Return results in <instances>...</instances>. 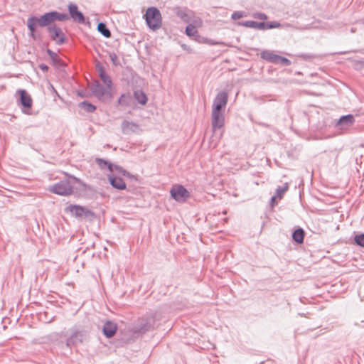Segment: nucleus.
Listing matches in <instances>:
<instances>
[{
	"label": "nucleus",
	"mask_w": 364,
	"mask_h": 364,
	"mask_svg": "<svg viewBox=\"0 0 364 364\" xmlns=\"http://www.w3.org/2000/svg\"><path fill=\"white\" fill-rule=\"evenodd\" d=\"M73 183H79L82 187V190L84 191H93V188L91 186L84 183L80 178L74 176H69L68 178L62 180L53 184L52 186H50L49 191L55 194L60 196H70L73 192Z\"/></svg>",
	"instance_id": "obj_2"
},
{
	"label": "nucleus",
	"mask_w": 364,
	"mask_h": 364,
	"mask_svg": "<svg viewBox=\"0 0 364 364\" xmlns=\"http://www.w3.org/2000/svg\"><path fill=\"white\" fill-rule=\"evenodd\" d=\"M119 173L122 174V176H124L125 174H128V171L122 168V170L119 171Z\"/></svg>",
	"instance_id": "obj_41"
},
{
	"label": "nucleus",
	"mask_w": 364,
	"mask_h": 364,
	"mask_svg": "<svg viewBox=\"0 0 364 364\" xmlns=\"http://www.w3.org/2000/svg\"><path fill=\"white\" fill-rule=\"evenodd\" d=\"M176 16L186 23H188L191 18V11L186 8H176Z\"/></svg>",
	"instance_id": "obj_17"
},
{
	"label": "nucleus",
	"mask_w": 364,
	"mask_h": 364,
	"mask_svg": "<svg viewBox=\"0 0 364 364\" xmlns=\"http://www.w3.org/2000/svg\"><path fill=\"white\" fill-rule=\"evenodd\" d=\"M109 57L114 65L117 66L119 65V61L118 60L117 55L115 53H114V52L109 53Z\"/></svg>",
	"instance_id": "obj_33"
},
{
	"label": "nucleus",
	"mask_w": 364,
	"mask_h": 364,
	"mask_svg": "<svg viewBox=\"0 0 364 364\" xmlns=\"http://www.w3.org/2000/svg\"><path fill=\"white\" fill-rule=\"evenodd\" d=\"M107 178L110 185L113 188L120 191L126 189L127 185L122 178L113 174H108Z\"/></svg>",
	"instance_id": "obj_16"
},
{
	"label": "nucleus",
	"mask_w": 364,
	"mask_h": 364,
	"mask_svg": "<svg viewBox=\"0 0 364 364\" xmlns=\"http://www.w3.org/2000/svg\"><path fill=\"white\" fill-rule=\"evenodd\" d=\"M278 63H281L282 65H284V66H289V65H291V62L290 60H289L288 58H287L285 57L278 55L277 64Z\"/></svg>",
	"instance_id": "obj_32"
},
{
	"label": "nucleus",
	"mask_w": 364,
	"mask_h": 364,
	"mask_svg": "<svg viewBox=\"0 0 364 364\" xmlns=\"http://www.w3.org/2000/svg\"><path fill=\"white\" fill-rule=\"evenodd\" d=\"M264 30L276 28L280 26V23L277 21L264 22Z\"/></svg>",
	"instance_id": "obj_31"
},
{
	"label": "nucleus",
	"mask_w": 364,
	"mask_h": 364,
	"mask_svg": "<svg viewBox=\"0 0 364 364\" xmlns=\"http://www.w3.org/2000/svg\"><path fill=\"white\" fill-rule=\"evenodd\" d=\"M289 189V183H285L283 186H279L276 189L275 195L277 197V198L281 199L283 198L284 194L285 192Z\"/></svg>",
	"instance_id": "obj_28"
},
{
	"label": "nucleus",
	"mask_w": 364,
	"mask_h": 364,
	"mask_svg": "<svg viewBox=\"0 0 364 364\" xmlns=\"http://www.w3.org/2000/svg\"><path fill=\"white\" fill-rule=\"evenodd\" d=\"M87 338V333L85 330L72 329L71 335L68 338L65 346L68 348H73L83 342Z\"/></svg>",
	"instance_id": "obj_5"
},
{
	"label": "nucleus",
	"mask_w": 364,
	"mask_h": 364,
	"mask_svg": "<svg viewBox=\"0 0 364 364\" xmlns=\"http://www.w3.org/2000/svg\"><path fill=\"white\" fill-rule=\"evenodd\" d=\"M124 176H126L129 178H135L134 176H133L132 173H130L129 172H128V174H125Z\"/></svg>",
	"instance_id": "obj_42"
},
{
	"label": "nucleus",
	"mask_w": 364,
	"mask_h": 364,
	"mask_svg": "<svg viewBox=\"0 0 364 364\" xmlns=\"http://www.w3.org/2000/svg\"><path fill=\"white\" fill-rule=\"evenodd\" d=\"M354 242L358 246L364 247V233H360L354 237Z\"/></svg>",
	"instance_id": "obj_30"
},
{
	"label": "nucleus",
	"mask_w": 364,
	"mask_h": 364,
	"mask_svg": "<svg viewBox=\"0 0 364 364\" xmlns=\"http://www.w3.org/2000/svg\"><path fill=\"white\" fill-rule=\"evenodd\" d=\"M92 95L97 99H102L107 93V89L103 87L99 80H94L90 87Z\"/></svg>",
	"instance_id": "obj_12"
},
{
	"label": "nucleus",
	"mask_w": 364,
	"mask_h": 364,
	"mask_svg": "<svg viewBox=\"0 0 364 364\" xmlns=\"http://www.w3.org/2000/svg\"><path fill=\"white\" fill-rule=\"evenodd\" d=\"M208 44L212 45V46L220 45V44L222 43L220 42L215 41H213V40H211V39L208 40Z\"/></svg>",
	"instance_id": "obj_38"
},
{
	"label": "nucleus",
	"mask_w": 364,
	"mask_h": 364,
	"mask_svg": "<svg viewBox=\"0 0 364 364\" xmlns=\"http://www.w3.org/2000/svg\"><path fill=\"white\" fill-rule=\"evenodd\" d=\"M95 162L101 169H107L111 172L113 171L114 164L109 161L101 158H96Z\"/></svg>",
	"instance_id": "obj_23"
},
{
	"label": "nucleus",
	"mask_w": 364,
	"mask_h": 364,
	"mask_svg": "<svg viewBox=\"0 0 364 364\" xmlns=\"http://www.w3.org/2000/svg\"><path fill=\"white\" fill-rule=\"evenodd\" d=\"M278 55H279L274 54L273 52L267 50H263L261 53V58L274 64H277Z\"/></svg>",
	"instance_id": "obj_21"
},
{
	"label": "nucleus",
	"mask_w": 364,
	"mask_h": 364,
	"mask_svg": "<svg viewBox=\"0 0 364 364\" xmlns=\"http://www.w3.org/2000/svg\"><path fill=\"white\" fill-rule=\"evenodd\" d=\"M132 100V96L129 92L124 93L120 95L117 103L118 105L129 107L131 105Z\"/></svg>",
	"instance_id": "obj_24"
},
{
	"label": "nucleus",
	"mask_w": 364,
	"mask_h": 364,
	"mask_svg": "<svg viewBox=\"0 0 364 364\" xmlns=\"http://www.w3.org/2000/svg\"><path fill=\"white\" fill-rule=\"evenodd\" d=\"M122 168V167L118 166V165H114V166H113V171H116L117 172H119V171H121Z\"/></svg>",
	"instance_id": "obj_39"
},
{
	"label": "nucleus",
	"mask_w": 364,
	"mask_h": 364,
	"mask_svg": "<svg viewBox=\"0 0 364 364\" xmlns=\"http://www.w3.org/2000/svg\"><path fill=\"white\" fill-rule=\"evenodd\" d=\"M117 331V325L112 321H107L102 327V332L105 336L107 338H112Z\"/></svg>",
	"instance_id": "obj_14"
},
{
	"label": "nucleus",
	"mask_w": 364,
	"mask_h": 364,
	"mask_svg": "<svg viewBox=\"0 0 364 364\" xmlns=\"http://www.w3.org/2000/svg\"><path fill=\"white\" fill-rule=\"evenodd\" d=\"M171 196L176 201H184L190 196V193L183 185L173 186L170 191Z\"/></svg>",
	"instance_id": "obj_7"
},
{
	"label": "nucleus",
	"mask_w": 364,
	"mask_h": 364,
	"mask_svg": "<svg viewBox=\"0 0 364 364\" xmlns=\"http://www.w3.org/2000/svg\"><path fill=\"white\" fill-rule=\"evenodd\" d=\"M277 197L276 196V195L273 196L272 198H271V203H272V205H274V203H277L276 200H277Z\"/></svg>",
	"instance_id": "obj_40"
},
{
	"label": "nucleus",
	"mask_w": 364,
	"mask_h": 364,
	"mask_svg": "<svg viewBox=\"0 0 364 364\" xmlns=\"http://www.w3.org/2000/svg\"><path fill=\"white\" fill-rule=\"evenodd\" d=\"M224 113L212 111V128L214 131L223 127L225 122Z\"/></svg>",
	"instance_id": "obj_13"
},
{
	"label": "nucleus",
	"mask_w": 364,
	"mask_h": 364,
	"mask_svg": "<svg viewBox=\"0 0 364 364\" xmlns=\"http://www.w3.org/2000/svg\"><path fill=\"white\" fill-rule=\"evenodd\" d=\"M100 77L107 89H110L112 87V79L107 73L100 76Z\"/></svg>",
	"instance_id": "obj_29"
},
{
	"label": "nucleus",
	"mask_w": 364,
	"mask_h": 364,
	"mask_svg": "<svg viewBox=\"0 0 364 364\" xmlns=\"http://www.w3.org/2000/svg\"><path fill=\"white\" fill-rule=\"evenodd\" d=\"M244 16V12L242 11H235L232 14L231 18L233 20H237Z\"/></svg>",
	"instance_id": "obj_35"
},
{
	"label": "nucleus",
	"mask_w": 364,
	"mask_h": 364,
	"mask_svg": "<svg viewBox=\"0 0 364 364\" xmlns=\"http://www.w3.org/2000/svg\"><path fill=\"white\" fill-rule=\"evenodd\" d=\"M18 101L23 108L29 109L32 107V99L26 90H19Z\"/></svg>",
	"instance_id": "obj_15"
},
{
	"label": "nucleus",
	"mask_w": 364,
	"mask_h": 364,
	"mask_svg": "<svg viewBox=\"0 0 364 364\" xmlns=\"http://www.w3.org/2000/svg\"><path fill=\"white\" fill-rule=\"evenodd\" d=\"M237 24L239 26H242L247 28H257L259 30H264V22H257L255 21H241L238 22Z\"/></svg>",
	"instance_id": "obj_19"
},
{
	"label": "nucleus",
	"mask_w": 364,
	"mask_h": 364,
	"mask_svg": "<svg viewBox=\"0 0 364 364\" xmlns=\"http://www.w3.org/2000/svg\"><path fill=\"white\" fill-rule=\"evenodd\" d=\"M338 53L339 54H346V53H347V52H339Z\"/></svg>",
	"instance_id": "obj_44"
},
{
	"label": "nucleus",
	"mask_w": 364,
	"mask_h": 364,
	"mask_svg": "<svg viewBox=\"0 0 364 364\" xmlns=\"http://www.w3.org/2000/svg\"><path fill=\"white\" fill-rule=\"evenodd\" d=\"M254 17L259 20H265L267 18V15L264 13H256L254 14Z\"/></svg>",
	"instance_id": "obj_36"
},
{
	"label": "nucleus",
	"mask_w": 364,
	"mask_h": 364,
	"mask_svg": "<svg viewBox=\"0 0 364 364\" xmlns=\"http://www.w3.org/2000/svg\"><path fill=\"white\" fill-rule=\"evenodd\" d=\"M39 68L44 73H46L49 70V68L47 65L44 64V63H41L39 65Z\"/></svg>",
	"instance_id": "obj_37"
},
{
	"label": "nucleus",
	"mask_w": 364,
	"mask_h": 364,
	"mask_svg": "<svg viewBox=\"0 0 364 364\" xmlns=\"http://www.w3.org/2000/svg\"><path fill=\"white\" fill-rule=\"evenodd\" d=\"M305 232L303 228L298 227L296 228L291 235L292 240L297 244H302L304 242Z\"/></svg>",
	"instance_id": "obj_20"
},
{
	"label": "nucleus",
	"mask_w": 364,
	"mask_h": 364,
	"mask_svg": "<svg viewBox=\"0 0 364 364\" xmlns=\"http://www.w3.org/2000/svg\"><path fill=\"white\" fill-rule=\"evenodd\" d=\"M355 122V117L353 114H348L341 116L336 122L335 127L338 129H346L352 126Z\"/></svg>",
	"instance_id": "obj_10"
},
{
	"label": "nucleus",
	"mask_w": 364,
	"mask_h": 364,
	"mask_svg": "<svg viewBox=\"0 0 364 364\" xmlns=\"http://www.w3.org/2000/svg\"><path fill=\"white\" fill-rule=\"evenodd\" d=\"M300 57L303 58L304 59H307V58H310L311 56L307 54H302L300 55Z\"/></svg>",
	"instance_id": "obj_43"
},
{
	"label": "nucleus",
	"mask_w": 364,
	"mask_h": 364,
	"mask_svg": "<svg viewBox=\"0 0 364 364\" xmlns=\"http://www.w3.org/2000/svg\"><path fill=\"white\" fill-rule=\"evenodd\" d=\"M69 19L71 18L74 22L80 24L85 23V18L84 14L79 10L77 4L70 3L68 6Z\"/></svg>",
	"instance_id": "obj_8"
},
{
	"label": "nucleus",
	"mask_w": 364,
	"mask_h": 364,
	"mask_svg": "<svg viewBox=\"0 0 364 364\" xmlns=\"http://www.w3.org/2000/svg\"><path fill=\"white\" fill-rule=\"evenodd\" d=\"M79 107L84 109L85 112L88 113H92L94 112L97 107L95 105H92V103L89 102L88 101H83L79 104Z\"/></svg>",
	"instance_id": "obj_26"
},
{
	"label": "nucleus",
	"mask_w": 364,
	"mask_h": 364,
	"mask_svg": "<svg viewBox=\"0 0 364 364\" xmlns=\"http://www.w3.org/2000/svg\"><path fill=\"white\" fill-rule=\"evenodd\" d=\"M185 33L189 37L200 36L196 26L191 23L186 27Z\"/></svg>",
	"instance_id": "obj_27"
},
{
	"label": "nucleus",
	"mask_w": 364,
	"mask_h": 364,
	"mask_svg": "<svg viewBox=\"0 0 364 364\" xmlns=\"http://www.w3.org/2000/svg\"><path fill=\"white\" fill-rule=\"evenodd\" d=\"M68 20H69V16L66 13H60L57 11L46 12L39 17L31 16L26 21V26L29 31L28 36L33 40H38L39 39V35L37 34L38 26L46 27L50 40L58 46L63 45L67 42L68 38L62 28L55 22Z\"/></svg>",
	"instance_id": "obj_1"
},
{
	"label": "nucleus",
	"mask_w": 364,
	"mask_h": 364,
	"mask_svg": "<svg viewBox=\"0 0 364 364\" xmlns=\"http://www.w3.org/2000/svg\"><path fill=\"white\" fill-rule=\"evenodd\" d=\"M155 316L154 314L146 315L139 318L134 326L132 331L134 333H144L154 328L155 325Z\"/></svg>",
	"instance_id": "obj_4"
},
{
	"label": "nucleus",
	"mask_w": 364,
	"mask_h": 364,
	"mask_svg": "<svg viewBox=\"0 0 364 364\" xmlns=\"http://www.w3.org/2000/svg\"><path fill=\"white\" fill-rule=\"evenodd\" d=\"M147 26L152 31H156L161 26V14L156 7H149L144 14Z\"/></svg>",
	"instance_id": "obj_3"
},
{
	"label": "nucleus",
	"mask_w": 364,
	"mask_h": 364,
	"mask_svg": "<svg viewBox=\"0 0 364 364\" xmlns=\"http://www.w3.org/2000/svg\"><path fill=\"white\" fill-rule=\"evenodd\" d=\"M121 127L122 133L127 135L138 133L140 131L139 125L132 121L124 120Z\"/></svg>",
	"instance_id": "obj_11"
},
{
	"label": "nucleus",
	"mask_w": 364,
	"mask_h": 364,
	"mask_svg": "<svg viewBox=\"0 0 364 364\" xmlns=\"http://www.w3.org/2000/svg\"><path fill=\"white\" fill-rule=\"evenodd\" d=\"M46 53L50 58V59L52 60V63L55 67L59 68L64 67L65 65V64L63 61V60L60 59L58 57V54L56 53H55L54 51H53L50 48H47Z\"/></svg>",
	"instance_id": "obj_18"
},
{
	"label": "nucleus",
	"mask_w": 364,
	"mask_h": 364,
	"mask_svg": "<svg viewBox=\"0 0 364 364\" xmlns=\"http://www.w3.org/2000/svg\"><path fill=\"white\" fill-rule=\"evenodd\" d=\"M96 69L97 70L99 77L107 73L106 71L104 69V67L100 63H97L96 64Z\"/></svg>",
	"instance_id": "obj_34"
},
{
	"label": "nucleus",
	"mask_w": 364,
	"mask_h": 364,
	"mask_svg": "<svg viewBox=\"0 0 364 364\" xmlns=\"http://www.w3.org/2000/svg\"><path fill=\"white\" fill-rule=\"evenodd\" d=\"M66 210L77 218L87 217L93 215L92 210L80 205H70L66 208Z\"/></svg>",
	"instance_id": "obj_9"
},
{
	"label": "nucleus",
	"mask_w": 364,
	"mask_h": 364,
	"mask_svg": "<svg viewBox=\"0 0 364 364\" xmlns=\"http://www.w3.org/2000/svg\"><path fill=\"white\" fill-rule=\"evenodd\" d=\"M134 97L141 105H145L147 103L148 98L146 95L140 90H135L134 92Z\"/></svg>",
	"instance_id": "obj_22"
},
{
	"label": "nucleus",
	"mask_w": 364,
	"mask_h": 364,
	"mask_svg": "<svg viewBox=\"0 0 364 364\" xmlns=\"http://www.w3.org/2000/svg\"><path fill=\"white\" fill-rule=\"evenodd\" d=\"M228 100V95L225 91L219 92L213 103V112H225V109Z\"/></svg>",
	"instance_id": "obj_6"
},
{
	"label": "nucleus",
	"mask_w": 364,
	"mask_h": 364,
	"mask_svg": "<svg viewBox=\"0 0 364 364\" xmlns=\"http://www.w3.org/2000/svg\"><path fill=\"white\" fill-rule=\"evenodd\" d=\"M97 31L100 32L104 37L110 38L111 37V31L107 28L105 23L100 22L97 24Z\"/></svg>",
	"instance_id": "obj_25"
}]
</instances>
